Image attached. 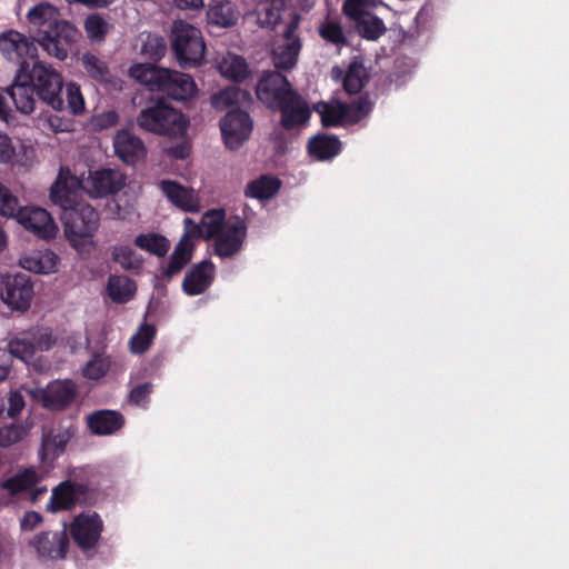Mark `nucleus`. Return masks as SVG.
Instances as JSON below:
<instances>
[{"instance_id":"1","label":"nucleus","mask_w":569,"mask_h":569,"mask_svg":"<svg viewBox=\"0 0 569 569\" xmlns=\"http://www.w3.org/2000/svg\"><path fill=\"white\" fill-rule=\"evenodd\" d=\"M256 94L268 109L280 111L284 130H292L310 119L307 101L279 71H264L256 86Z\"/></svg>"},{"instance_id":"2","label":"nucleus","mask_w":569,"mask_h":569,"mask_svg":"<svg viewBox=\"0 0 569 569\" xmlns=\"http://www.w3.org/2000/svg\"><path fill=\"white\" fill-rule=\"evenodd\" d=\"M130 76L150 91L160 92L176 101H187L198 91L191 76L154 63L133 64Z\"/></svg>"},{"instance_id":"3","label":"nucleus","mask_w":569,"mask_h":569,"mask_svg":"<svg viewBox=\"0 0 569 569\" xmlns=\"http://www.w3.org/2000/svg\"><path fill=\"white\" fill-rule=\"evenodd\" d=\"M64 236L79 253H90L96 244L93 237L100 226L99 212L88 203L61 212Z\"/></svg>"},{"instance_id":"4","label":"nucleus","mask_w":569,"mask_h":569,"mask_svg":"<svg viewBox=\"0 0 569 569\" xmlns=\"http://www.w3.org/2000/svg\"><path fill=\"white\" fill-rule=\"evenodd\" d=\"M138 127L158 136L180 137L187 131L188 120L182 112L159 99L151 101L137 116Z\"/></svg>"},{"instance_id":"5","label":"nucleus","mask_w":569,"mask_h":569,"mask_svg":"<svg viewBox=\"0 0 569 569\" xmlns=\"http://www.w3.org/2000/svg\"><path fill=\"white\" fill-rule=\"evenodd\" d=\"M171 46L177 62L182 69L199 66L204 57L206 44L201 31L184 21L174 22Z\"/></svg>"},{"instance_id":"6","label":"nucleus","mask_w":569,"mask_h":569,"mask_svg":"<svg viewBox=\"0 0 569 569\" xmlns=\"http://www.w3.org/2000/svg\"><path fill=\"white\" fill-rule=\"evenodd\" d=\"M27 74L30 76V83L34 87L37 96L41 101L53 110H63V80L59 72L51 66H46L41 61L34 60L32 63L28 61Z\"/></svg>"},{"instance_id":"7","label":"nucleus","mask_w":569,"mask_h":569,"mask_svg":"<svg viewBox=\"0 0 569 569\" xmlns=\"http://www.w3.org/2000/svg\"><path fill=\"white\" fill-rule=\"evenodd\" d=\"M69 531L74 545L88 559L96 556L103 531V521L97 512H82L76 516Z\"/></svg>"},{"instance_id":"8","label":"nucleus","mask_w":569,"mask_h":569,"mask_svg":"<svg viewBox=\"0 0 569 569\" xmlns=\"http://www.w3.org/2000/svg\"><path fill=\"white\" fill-rule=\"evenodd\" d=\"M367 6V0H346L342 12L353 22L357 33L362 39L377 41L388 29L383 20L369 11Z\"/></svg>"},{"instance_id":"9","label":"nucleus","mask_w":569,"mask_h":569,"mask_svg":"<svg viewBox=\"0 0 569 569\" xmlns=\"http://www.w3.org/2000/svg\"><path fill=\"white\" fill-rule=\"evenodd\" d=\"M37 40L48 54L59 60L67 59L72 46L77 42L80 33L78 29L66 20H57Z\"/></svg>"},{"instance_id":"10","label":"nucleus","mask_w":569,"mask_h":569,"mask_svg":"<svg viewBox=\"0 0 569 569\" xmlns=\"http://www.w3.org/2000/svg\"><path fill=\"white\" fill-rule=\"evenodd\" d=\"M33 296V283L28 274L16 273L1 277L0 298L11 310L27 311Z\"/></svg>"},{"instance_id":"11","label":"nucleus","mask_w":569,"mask_h":569,"mask_svg":"<svg viewBox=\"0 0 569 569\" xmlns=\"http://www.w3.org/2000/svg\"><path fill=\"white\" fill-rule=\"evenodd\" d=\"M78 397V386L71 379L50 381L39 390L38 400L41 406L53 412H61L71 407Z\"/></svg>"},{"instance_id":"12","label":"nucleus","mask_w":569,"mask_h":569,"mask_svg":"<svg viewBox=\"0 0 569 569\" xmlns=\"http://www.w3.org/2000/svg\"><path fill=\"white\" fill-rule=\"evenodd\" d=\"M300 16L293 13L290 22L287 24L282 38L283 43L277 44L272 49V62L277 70H290L297 62L301 50V40L297 36L300 23Z\"/></svg>"},{"instance_id":"13","label":"nucleus","mask_w":569,"mask_h":569,"mask_svg":"<svg viewBox=\"0 0 569 569\" xmlns=\"http://www.w3.org/2000/svg\"><path fill=\"white\" fill-rule=\"evenodd\" d=\"M253 122L247 111L231 109L220 120L221 134L224 144L230 150L239 149L249 139Z\"/></svg>"},{"instance_id":"14","label":"nucleus","mask_w":569,"mask_h":569,"mask_svg":"<svg viewBox=\"0 0 569 569\" xmlns=\"http://www.w3.org/2000/svg\"><path fill=\"white\" fill-rule=\"evenodd\" d=\"M81 181L70 173L68 168H61L56 182L50 189V200L62 211L71 210L81 204Z\"/></svg>"},{"instance_id":"15","label":"nucleus","mask_w":569,"mask_h":569,"mask_svg":"<svg viewBox=\"0 0 569 569\" xmlns=\"http://www.w3.org/2000/svg\"><path fill=\"white\" fill-rule=\"evenodd\" d=\"M17 221L40 239L50 240L57 234V226L51 214L40 207H18L14 216Z\"/></svg>"},{"instance_id":"16","label":"nucleus","mask_w":569,"mask_h":569,"mask_svg":"<svg viewBox=\"0 0 569 569\" xmlns=\"http://www.w3.org/2000/svg\"><path fill=\"white\" fill-rule=\"evenodd\" d=\"M246 220L239 216L230 217L226 228L214 238V253L221 258H231L242 249L247 238Z\"/></svg>"},{"instance_id":"17","label":"nucleus","mask_w":569,"mask_h":569,"mask_svg":"<svg viewBox=\"0 0 569 569\" xmlns=\"http://www.w3.org/2000/svg\"><path fill=\"white\" fill-rule=\"evenodd\" d=\"M40 560H62L67 557L70 541L66 529L60 531H42L30 541Z\"/></svg>"},{"instance_id":"18","label":"nucleus","mask_w":569,"mask_h":569,"mask_svg":"<svg viewBox=\"0 0 569 569\" xmlns=\"http://www.w3.org/2000/svg\"><path fill=\"white\" fill-rule=\"evenodd\" d=\"M28 61H23L18 68L12 84L6 88L7 94L14 103L17 111L30 114L36 109L34 87L30 83V76L27 74Z\"/></svg>"},{"instance_id":"19","label":"nucleus","mask_w":569,"mask_h":569,"mask_svg":"<svg viewBox=\"0 0 569 569\" xmlns=\"http://www.w3.org/2000/svg\"><path fill=\"white\" fill-rule=\"evenodd\" d=\"M0 52L4 59L20 67L23 61L32 63L37 58L38 49L22 33L10 30L0 36Z\"/></svg>"},{"instance_id":"20","label":"nucleus","mask_w":569,"mask_h":569,"mask_svg":"<svg viewBox=\"0 0 569 569\" xmlns=\"http://www.w3.org/2000/svg\"><path fill=\"white\" fill-rule=\"evenodd\" d=\"M77 432L78 428L76 425L43 430L39 449L40 460L42 462H52L58 459L66 451L67 445L76 437Z\"/></svg>"},{"instance_id":"21","label":"nucleus","mask_w":569,"mask_h":569,"mask_svg":"<svg viewBox=\"0 0 569 569\" xmlns=\"http://www.w3.org/2000/svg\"><path fill=\"white\" fill-rule=\"evenodd\" d=\"M89 492L84 483L63 481L51 493L47 509L52 512L71 510L77 505L84 503Z\"/></svg>"},{"instance_id":"22","label":"nucleus","mask_w":569,"mask_h":569,"mask_svg":"<svg viewBox=\"0 0 569 569\" xmlns=\"http://www.w3.org/2000/svg\"><path fill=\"white\" fill-rule=\"evenodd\" d=\"M213 278L214 264L211 260H202L186 273L182 290L188 296L201 295L211 286Z\"/></svg>"},{"instance_id":"23","label":"nucleus","mask_w":569,"mask_h":569,"mask_svg":"<svg viewBox=\"0 0 569 569\" xmlns=\"http://www.w3.org/2000/svg\"><path fill=\"white\" fill-rule=\"evenodd\" d=\"M116 154L127 164H136L146 157V147L142 140L130 130L121 129L113 138Z\"/></svg>"},{"instance_id":"24","label":"nucleus","mask_w":569,"mask_h":569,"mask_svg":"<svg viewBox=\"0 0 569 569\" xmlns=\"http://www.w3.org/2000/svg\"><path fill=\"white\" fill-rule=\"evenodd\" d=\"M87 426L94 436H110L124 426V417L116 410H96L86 417Z\"/></svg>"},{"instance_id":"25","label":"nucleus","mask_w":569,"mask_h":569,"mask_svg":"<svg viewBox=\"0 0 569 569\" xmlns=\"http://www.w3.org/2000/svg\"><path fill=\"white\" fill-rule=\"evenodd\" d=\"M341 141L337 136L318 133L311 137L307 143L308 154L318 161L331 160L340 153Z\"/></svg>"},{"instance_id":"26","label":"nucleus","mask_w":569,"mask_h":569,"mask_svg":"<svg viewBox=\"0 0 569 569\" xmlns=\"http://www.w3.org/2000/svg\"><path fill=\"white\" fill-rule=\"evenodd\" d=\"M124 177L113 169L97 170L90 176L91 187L98 197L114 194L124 186Z\"/></svg>"},{"instance_id":"27","label":"nucleus","mask_w":569,"mask_h":569,"mask_svg":"<svg viewBox=\"0 0 569 569\" xmlns=\"http://www.w3.org/2000/svg\"><path fill=\"white\" fill-rule=\"evenodd\" d=\"M240 16L238 7L229 0H213L207 12L208 22L220 28L236 26Z\"/></svg>"},{"instance_id":"28","label":"nucleus","mask_w":569,"mask_h":569,"mask_svg":"<svg viewBox=\"0 0 569 569\" xmlns=\"http://www.w3.org/2000/svg\"><path fill=\"white\" fill-rule=\"evenodd\" d=\"M59 16L57 8L48 2H41L29 10L27 18L34 28L36 40L44 33L46 29H49L60 19Z\"/></svg>"},{"instance_id":"29","label":"nucleus","mask_w":569,"mask_h":569,"mask_svg":"<svg viewBox=\"0 0 569 569\" xmlns=\"http://www.w3.org/2000/svg\"><path fill=\"white\" fill-rule=\"evenodd\" d=\"M193 244L182 237L176 244L173 252L170 256L167 268L162 270V276L167 280L181 272V270L191 261Z\"/></svg>"},{"instance_id":"30","label":"nucleus","mask_w":569,"mask_h":569,"mask_svg":"<svg viewBox=\"0 0 569 569\" xmlns=\"http://www.w3.org/2000/svg\"><path fill=\"white\" fill-rule=\"evenodd\" d=\"M139 52L151 61H160L167 53L168 44L163 36L143 31L138 37Z\"/></svg>"},{"instance_id":"31","label":"nucleus","mask_w":569,"mask_h":569,"mask_svg":"<svg viewBox=\"0 0 569 569\" xmlns=\"http://www.w3.org/2000/svg\"><path fill=\"white\" fill-rule=\"evenodd\" d=\"M159 188L174 206L189 212L197 210L192 193L180 183L171 180H161Z\"/></svg>"},{"instance_id":"32","label":"nucleus","mask_w":569,"mask_h":569,"mask_svg":"<svg viewBox=\"0 0 569 569\" xmlns=\"http://www.w3.org/2000/svg\"><path fill=\"white\" fill-rule=\"evenodd\" d=\"M280 187L281 181L277 177L262 174L247 184L244 194L248 198L268 200L279 191Z\"/></svg>"},{"instance_id":"33","label":"nucleus","mask_w":569,"mask_h":569,"mask_svg":"<svg viewBox=\"0 0 569 569\" xmlns=\"http://www.w3.org/2000/svg\"><path fill=\"white\" fill-rule=\"evenodd\" d=\"M221 76L233 81L242 82L250 76V69L244 58L228 53L219 62Z\"/></svg>"},{"instance_id":"34","label":"nucleus","mask_w":569,"mask_h":569,"mask_svg":"<svg viewBox=\"0 0 569 569\" xmlns=\"http://www.w3.org/2000/svg\"><path fill=\"white\" fill-rule=\"evenodd\" d=\"M58 262L59 257L51 251H47L44 253L24 257L21 259L20 264L23 269L34 273H50L57 270Z\"/></svg>"},{"instance_id":"35","label":"nucleus","mask_w":569,"mask_h":569,"mask_svg":"<svg viewBox=\"0 0 569 569\" xmlns=\"http://www.w3.org/2000/svg\"><path fill=\"white\" fill-rule=\"evenodd\" d=\"M133 243L141 250L160 258L164 257L170 249L169 240L164 236L154 232L138 234Z\"/></svg>"},{"instance_id":"36","label":"nucleus","mask_w":569,"mask_h":569,"mask_svg":"<svg viewBox=\"0 0 569 569\" xmlns=\"http://www.w3.org/2000/svg\"><path fill=\"white\" fill-rule=\"evenodd\" d=\"M134 290V283L128 277L111 276L108 280L107 291L113 302H128Z\"/></svg>"},{"instance_id":"37","label":"nucleus","mask_w":569,"mask_h":569,"mask_svg":"<svg viewBox=\"0 0 569 569\" xmlns=\"http://www.w3.org/2000/svg\"><path fill=\"white\" fill-rule=\"evenodd\" d=\"M321 124L323 128H333L349 122L350 107L347 103H338L336 106L325 103L321 110Z\"/></svg>"},{"instance_id":"38","label":"nucleus","mask_w":569,"mask_h":569,"mask_svg":"<svg viewBox=\"0 0 569 569\" xmlns=\"http://www.w3.org/2000/svg\"><path fill=\"white\" fill-rule=\"evenodd\" d=\"M247 100H251L250 93L234 86H229L211 97L212 106L220 110Z\"/></svg>"},{"instance_id":"39","label":"nucleus","mask_w":569,"mask_h":569,"mask_svg":"<svg viewBox=\"0 0 569 569\" xmlns=\"http://www.w3.org/2000/svg\"><path fill=\"white\" fill-rule=\"evenodd\" d=\"M81 62L91 79L100 83L110 82L111 72L102 59L91 52H86L81 58Z\"/></svg>"},{"instance_id":"40","label":"nucleus","mask_w":569,"mask_h":569,"mask_svg":"<svg viewBox=\"0 0 569 569\" xmlns=\"http://www.w3.org/2000/svg\"><path fill=\"white\" fill-rule=\"evenodd\" d=\"M38 480L39 478L34 470L24 469L23 471L7 479L2 487L11 495H18L32 489L38 483Z\"/></svg>"},{"instance_id":"41","label":"nucleus","mask_w":569,"mask_h":569,"mask_svg":"<svg viewBox=\"0 0 569 569\" xmlns=\"http://www.w3.org/2000/svg\"><path fill=\"white\" fill-rule=\"evenodd\" d=\"M286 7L287 0H266L259 12L261 26L274 29L280 23Z\"/></svg>"},{"instance_id":"42","label":"nucleus","mask_w":569,"mask_h":569,"mask_svg":"<svg viewBox=\"0 0 569 569\" xmlns=\"http://www.w3.org/2000/svg\"><path fill=\"white\" fill-rule=\"evenodd\" d=\"M318 33L326 42L337 47L348 44V39L339 21L326 19L318 27Z\"/></svg>"},{"instance_id":"43","label":"nucleus","mask_w":569,"mask_h":569,"mask_svg":"<svg viewBox=\"0 0 569 569\" xmlns=\"http://www.w3.org/2000/svg\"><path fill=\"white\" fill-rule=\"evenodd\" d=\"M207 239H214L226 228L227 220L223 209H212L206 212L201 219Z\"/></svg>"},{"instance_id":"44","label":"nucleus","mask_w":569,"mask_h":569,"mask_svg":"<svg viewBox=\"0 0 569 569\" xmlns=\"http://www.w3.org/2000/svg\"><path fill=\"white\" fill-rule=\"evenodd\" d=\"M7 352L12 357L18 358L24 362L33 358L36 353V343L28 337H16L9 341ZM12 360H10V365Z\"/></svg>"},{"instance_id":"45","label":"nucleus","mask_w":569,"mask_h":569,"mask_svg":"<svg viewBox=\"0 0 569 569\" xmlns=\"http://www.w3.org/2000/svg\"><path fill=\"white\" fill-rule=\"evenodd\" d=\"M367 82L366 71L359 63H351L343 78V89L348 94L359 93Z\"/></svg>"},{"instance_id":"46","label":"nucleus","mask_w":569,"mask_h":569,"mask_svg":"<svg viewBox=\"0 0 569 569\" xmlns=\"http://www.w3.org/2000/svg\"><path fill=\"white\" fill-rule=\"evenodd\" d=\"M112 260L119 263L124 270H138L143 262L129 246H116L112 249Z\"/></svg>"},{"instance_id":"47","label":"nucleus","mask_w":569,"mask_h":569,"mask_svg":"<svg viewBox=\"0 0 569 569\" xmlns=\"http://www.w3.org/2000/svg\"><path fill=\"white\" fill-rule=\"evenodd\" d=\"M156 336V328L152 325L143 323L130 339V349L133 353L146 352Z\"/></svg>"},{"instance_id":"48","label":"nucleus","mask_w":569,"mask_h":569,"mask_svg":"<svg viewBox=\"0 0 569 569\" xmlns=\"http://www.w3.org/2000/svg\"><path fill=\"white\" fill-rule=\"evenodd\" d=\"M84 30L91 41L101 42L108 34L109 24L100 14L92 13L84 20Z\"/></svg>"},{"instance_id":"49","label":"nucleus","mask_w":569,"mask_h":569,"mask_svg":"<svg viewBox=\"0 0 569 569\" xmlns=\"http://www.w3.org/2000/svg\"><path fill=\"white\" fill-rule=\"evenodd\" d=\"M26 436V429L17 423L0 427V447H9L21 441Z\"/></svg>"},{"instance_id":"50","label":"nucleus","mask_w":569,"mask_h":569,"mask_svg":"<svg viewBox=\"0 0 569 569\" xmlns=\"http://www.w3.org/2000/svg\"><path fill=\"white\" fill-rule=\"evenodd\" d=\"M350 107V116L349 123H355L365 118L372 110V102L369 97L360 96L355 102L349 104Z\"/></svg>"},{"instance_id":"51","label":"nucleus","mask_w":569,"mask_h":569,"mask_svg":"<svg viewBox=\"0 0 569 569\" xmlns=\"http://www.w3.org/2000/svg\"><path fill=\"white\" fill-rule=\"evenodd\" d=\"M67 102L68 109L72 114H79L84 109V99L82 97L80 87L76 83L67 84Z\"/></svg>"},{"instance_id":"52","label":"nucleus","mask_w":569,"mask_h":569,"mask_svg":"<svg viewBox=\"0 0 569 569\" xmlns=\"http://www.w3.org/2000/svg\"><path fill=\"white\" fill-rule=\"evenodd\" d=\"M18 207V199L0 182V214L13 217Z\"/></svg>"},{"instance_id":"53","label":"nucleus","mask_w":569,"mask_h":569,"mask_svg":"<svg viewBox=\"0 0 569 569\" xmlns=\"http://www.w3.org/2000/svg\"><path fill=\"white\" fill-rule=\"evenodd\" d=\"M153 385L151 382H143L133 387L129 393V401L136 406H146L149 402V397L152 393Z\"/></svg>"},{"instance_id":"54","label":"nucleus","mask_w":569,"mask_h":569,"mask_svg":"<svg viewBox=\"0 0 569 569\" xmlns=\"http://www.w3.org/2000/svg\"><path fill=\"white\" fill-rule=\"evenodd\" d=\"M14 154L16 149L11 139L6 133L0 132V163L10 162Z\"/></svg>"},{"instance_id":"55","label":"nucleus","mask_w":569,"mask_h":569,"mask_svg":"<svg viewBox=\"0 0 569 569\" xmlns=\"http://www.w3.org/2000/svg\"><path fill=\"white\" fill-rule=\"evenodd\" d=\"M24 408V398L20 391H11L8 397V416L14 418Z\"/></svg>"},{"instance_id":"56","label":"nucleus","mask_w":569,"mask_h":569,"mask_svg":"<svg viewBox=\"0 0 569 569\" xmlns=\"http://www.w3.org/2000/svg\"><path fill=\"white\" fill-rule=\"evenodd\" d=\"M42 522V516L37 511H27L21 519V529L22 530H33L37 526Z\"/></svg>"},{"instance_id":"57","label":"nucleus","mask_w":569,"mask_h":569,"mask_svg":"<svg viewBox=\"0 0 569 569\" xmlns=\"http://www.w3.org/2000/svg\"><path fill=\"white\" fill-rule=\"evenodd\" d=\"M183 223H184V227H186V230H187L186 233L183 234V237H187V239L189 241H191V238H200V237H202V234H203L202 224H198L197 222H194L190 218H186Z\"/></svg>"},{"instance_id":"58","label":"nucleus","mask_w":569,"mask_h":569,"mask_svg":"<svg viewBox=\"0 0 569 569\" xmlns=\"http://www.w3.org/2000/svg\"><path fill=\"white\" fill-rule=\"evenodd\" d=\"M106 373V369L101 362L90 361L84 368V376L90 379H100Z\"/></svg>"},{"instance_id":"59","label":"nucleus","mask_w":569,"mask_h":569,"mask_svg":"<svg viewBox=\"0 0 569 569\" xmlns=\"http://www.w3.org/2000/svg\"><path fill=\"white\" fill-rule=\"evenodd\" d=\"M168 154L178 160H184L190 154V147L187 143H178L168 150Z\"/></svg>"},{"instance_id":"60","label":"nucleus","mask_w":569,"mask_h":569,"mask_svg":"<svg viewBox=\"0 0 569 569\" xmlns=\"http://www.w3.org/2000/svg\"><path fill=\"white\" fill-rule=\"evenodd\" d=\"M10 369V355L7 350L0 349V382L8 378Z\"/></svg>"},{"instance_id":"61","label":"nucleus","mask_w":569,"mask_h":569,"mask_svg":"<svg viewBox=\"0 0 569 569\" xmlns=\"http://www.w3.org/2000/svg\"><path fill=\"white\" fill-rule=\"evenodd\" d=\"M36 343V350L39 349L41 351L49 350L53 347L56 343V339L52 337L51 333H42L39 338L34 341Z\"/></svg>"},{"instance_id":"62","label":"nucleus","mask_w":569,"mask_h":569,"mask_svg":"<svg viewBox=\"0 0 569 569\" xmlns=\"http://www.w3.org/2000/svg\"><path fill=\"white\" fill-rule=\"evenodd\" d=\"M118 121H119V116L116 111L106 112L99 119V122L102 127L114 126L118 123Z\"/></svg>"},{"instance_id":"63","label":"nucleus","mask_w":569,"mask_h":569,"mask_svg":"<svg viewBox=\"0 0 569 569\" xmlns=\"http://www.w3.org/2000/svg\"><path fill=\"white\" fill-rule=\"evenodd\" d=\"M12 119L11 109L7 104L6 98L0 93V120L9 123Z\"/></svg>"},{"instance_id":"64","label":"nucleus","mask_w":569,"mask_h":569,"mask_svg":"<svg viewBox=\"0 0 569 569\" xmlns=\"http://www.w3.org/2000/svg\"><path fill=\"white\" fill-rule=\"evenodd\" d=\"M180 9H200L203 7V0H174Z\"/></svg>"}]
</instances>
